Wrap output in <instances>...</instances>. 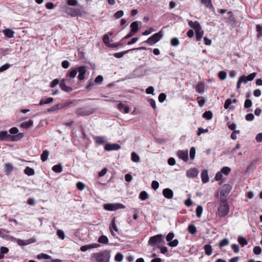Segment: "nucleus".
<instances>
[{
    "label": "nucleus",
    "mask_w": 262,
    "mask_h": 262,
    "mask_svg": "<svg viewBox=\"0 0 262 262\" xmlns=\"http://www.w3.org/2000/svg\"><path fill=\"white\" fill-rule=\"evenodd\" d=\"M24 136L23 133H18L16 135L12 136L8 134L6 130L0 131L1 141H17L22 139Z\"/></svg>",
    "instance_id": "1"
},
{
    "label": "nucleus",
    "mask_w": 262,
    "mask_h": 262,
    "mask_svg": "<svg viewBox=\"0 0 262 262\" xmlns=\"http://www.w3.org/2000/svg\"><path fill=\"white\" fill-rule=\"evenodd\" d=\"M97 262H110L111 254L109 251H103L94 253L92 256Z\"/></svg>",
    "instance_id": "2"
},
{
    "label": "nucleus",
    "mask_w": 262,
    "mask_h": 262,
    "mask_svg": "<svg viewBox=\"0 0 262 262\" xmlns=\"http://www.w3.org/2000/svg\"><path fill=\"white\" fill-rule=\"evenodd\" d=\"M229 205L224 201H222L218 209V213L220 216H225L229 213Z\"/></svg>",
    "instance_id": "3"
},
{
    "label": "nucleus",
    "mask_w": 262,
    "mask_h": 262,
    "mask_svg": "<svg viewBox=\"0 0 262 262\" xmlns=\"http://www.w3.org/2000/svg\"><path fill=\"white\" fill-rule=\"evenodd\" d=\"M163 36V34L162 32H159L154 34L152 36L149 37L146 40L144 41V42L149 44L151 46L154 45L155 43L158 42Z\"/></svg>",
    "instance_id": "4"
},
{
    "label": "nucleus",
    "mask_w": 262,
    "mask_h": 262,
    "mask_svg": "<svg viewBox=\"0 0 262 262\" xmlns=\"http://www.w3.org/2000/svg\"><path fill=\"white\" fill-rule=\"evenodd\" d=\"M163 235L161 234L151 236L148 241V245L154 247L157 244L161 243L162 242H163Z\"/></svg>",
    "instance_id": "5"
},
{
    "label": "nucleus",
    "mask_w": 262,
    "mask_h": 262,
    "mask_svg": "<svg viewBox=\"0 0 262 262\" xmlns=\"http://www.w3.org/2000/svg\"><path fill=\"white\" fill-rule=\"evenodd\" d=\"M104 209L108 211H115L119 209L125 208V206L122 204H105L104 205Z\"/></svg>",
    "instance_id": "6"
},
{
    "label": "nucleus",
    "mask_w": 262,
    "mask_h": 262,
    "mask_svg": "<svg viewBox=\"0 0 262 262\" xmlns=\"http://www.w3.org/2000/svg\"><path fill=\"white\" fill-rule=\"evenodd\" d=\"M110 231L111 234L114 237L116 236L117 233H119V230L116 224V217H114L111 221L110 225Z\"/></svg>",
    "instance_id": "7"
},
{
    "label": "nucleus",
    "mask_w": 262,
    "mask_h": 262,
    "mask_svg": "<svg viewBox=\"0 0 262 262\" xmlns=\"http://www.w3.org/2000/svg\"><path fill=\"white\" fill-rule=\"evenodd\" d=\"M65 12L72 16H77L80 14V10L79 9H74L68 7L65 8Z\"/></svg>",
    "instance_id": "8"
},
{
    "label": "nucleus",
    "mask_w": 262,
    "mask_h": 262,
    "mask_svg": "<svg viewBox=\"0 0 262 262\" xmlns=\"http://www.w3.org/2000/svg\"><path fill=\"white\" fill-rule=\"evenodd\" d=\"M121 148L120 145L118 144H111L107 143L104 146V149L106 151H111V150H118Z\"/></svg>",
    "instance_id": "9"
},
{
    "label": "nucleus",
    "mask_w": 262,
    "mask_h": 262,
    "mask_svg": "<svg viewBox=\"0 0 262 262\" xmlns=\"http://www.w3.org/2000/svg\"><path fill=\"white\" fill-rule=\"evenodd\" d=\"M177 156L185 162L188 160V153L187 150H179L177 153Z\"/></svg>",
    "instance_id": "10"
},
{
    "label": "nucleus",
    "mask_w": 262,
    "mask_h": 262,
    "mask_svg": "<svg viewBox=\"0 0 262 262\" xmlns=\"http://www.w3.org/2000/svg\"><path fill=\"white\" fill-rule=\"evenodd\" d=\"M71 102H67L63 104H58L54 105L48 110V112H54L57 110L62 108L66 106H68Z\"/></svg>",
    "instance_id": "11"
},
{
    "label": "nucleus",
    "mask_w": 262,
    "mask_h": 262,
    "mask_svg": "<svg viewBox=\"0 0 262 262\" xmlns=\"http://www.w3.org/2000/svg\"><path fill=\"white\" fill-rule=\"evenodd\" d=\"M34 242H35V240L32 238L27 240H23L21 239H16L17 244L20 246H26L30 244H32Z\"/></svg>",
    "instance_id": "12"
},
{
    "label": "nucleus",
    "mask_w": 262,
    "mask_h": 262,
    "mask_svg": "<svg viewBox=\"0 0 262 262\" xmlns=\"http://www.w3.org/2000/svg\"><path fill=\"white\" fill-rule=\"evenodd\" d=\"M199 173V170L196 168H191L187 170L186 175L188 178H195Z\"/></svg>",
    "instance_id": "13"
},
{
    "label": "nucleus",
    "mask_w": 262,
    "mask_h": 262,
    "mask_svg": "<svg viewBox=\"0 0 262 262\" xmlns=\"http://www.w3.org/2000/svg\"><path fill=\"white\" fill-rule=\"evenodd\" d=\"M163 194L167 199H172L173 195L172 190L169 188H165L163 190Z\"/></svg>",
    "instance_id": "14"
},
{
    "label": "nucleus",
    "mask_w": 262,
    "mask_h": 262,
    "mask_svg": "<svg viewBox=\"0 0 262 262\" xmlns=\"http://www.w3.org/2000/svg\"><path fill=\"white\" fill-rule=\"evenodd\" d=\"M188 24L191 28L195 30V31L202 28L200 23L198 21H193L189 20Z\"/></svg>",
    "instance_id": "15"
},
{
    "label": "nucleus",
    "mask_w": 262,
    "mask_h": 262,
    "mask_svg": "<svg viewBox=\"0 0 262 262\" xmlns=\"http://www.w3.org/2000/svg\"><path fill=\"white\" fill-rule=\"evenodd\" d=\"M66 79H62L59 84V86L61 89L63 91L70 92L72 90V89L71 87L66 85Z\"/></svg>",
    "instance_id": "16"
},
{
    "label": "nucleus",
    "mask_w": 262,
    "mask_h": 262,
    "mask_svg": "<svg viewBox=\"0 0 262 262\" xmlns=\"http://www.w3.org/2000/svg\"><path fill=\"white\" fill-rule=\"evenodd\" d=\"M117 108L120 112H123L125 114L128 113L130 110L128 106L124 105L122 103H119L118 104Z\"/></svg>",
    "instance_id": "17"
},
{
    "label": "nucleus",
    "mask_w": 262,
    "mask_h": 262,
    "mask_svg": "<svg viewBox=\"0 0 262 262\" xmlns=\"http://www.w3.org/2000/svg\"><path fill=\"white\" fill-rule=\"evenodd\" d=\"M204 88H205V83L203 82L200 81L199 82L195 87L196 91L202 94L204 92Z\"/></svg>",
    "instance_id": "18"
},
{
    "label": "nucleus",
    "mask_w": 262,
    "mask_h": 262,
    "mask_svg": "<svg viewBox=\"0 0 262 262\" xmlns=\"http://www.w3.org/2000/svg\"><path fill=\"white\" fill-rule=\"evenodd\" d=\"M95 142L97 144L102 145L105 143L107 141L105 137L102 136H96L94 138Z\"/></svg>",
    "instance_id": "19"
},
{
    "label": "nucleus",
    "mask_w": 262,
    "mask_h": 262,
    "mask_svg": "<svg viewBox=\"0 0 262 262\" xmlns=\"http://www.w3.org/2000/svg\"><path fill=\"white\" fill-rule=\"evenodd\" d=\"M201 178L203 183H206L209 181V177L208 174V170L206 169L203 170L201 172Z\"/></svg>",
    "instance_id": "20"
},
{
    "label": "nucleus",
    "mask_w": 262,
    "mask_h": 262,
    "mask_svg": "<svg viewBox=\"0 0 262 262\" xmlns=\"http://www.w3.org/2000/svg\"><path fill=\"white\" fill-rule=\"evenodd\" d=\"M94 110L93 107L90 106H85L83 109V116H88L93 113Z\"/></svg>",
    "instance_id": "21"
},
{
    "label": "nucleus",
    "mask_w": 262,
    "mask_h": 262,
    "mask_svg": "<svg viewBox=\"0 0 262 262\" xmlns=\"http://www.w3.org/2000/svg\"><path fill=\"white\" fill-rule=\"evenodd\" d=\"M14 167L12 164L6 163L5 164V172L7 175L9 174L13 170Z\"/></svg>",
    "instance_id": "22"
},
{
    "label": "nucleus",
    "mask_w": 262,
    "mask_h": 262,
    "mask_svg": "<svg viewBox=\"0 0 262 262\" xmlns=\"http://www.w3.org/2000/svg\"><path fill=\"white\" fill-rule=\"evenodd\" d=\"M3 32L6 36L9 38L14 37V32L11 29H6L3 31Z\"/></svg>",
    "instance_id": "23"
},
{
    "label": "nucleus",
    "mask_w": 262,
    "mask_h": 262,
    "mask_svg": "<svg viewBox=\"0 0 262 262\" xmlns=\"http://www.w3.org/2000/svg\"><path fill=\"white\" fill-rule=\"evenodd\" d=\"M54 99L52 97L47 98L46 99L42 98L40 100L39 105H43L46 104H50L53 102Z\"/></svg>",
    "instance_id": "24"
},
{
    "label": "nucleus",
    "mask_w": 262,
    "mask_h": 262,
    "mask_svg": "<svg viewBox=\"0 0 262 262\" xmlns=\"http://www.w3.org/2000/svg\"><path fill=\"white\" fill-rule=\"evenodd\" d=\"M204 249L207 255L210 256L212 254V249L211 245L208 244L205 245L204 247Z\"/></svg>",
    "instance_id": "25"
},
{
    "label": "nucleus",
    "mask_w": 262,
    "mask_h": 262,
    "mask_svg": "<svg viewBox=\"0 0 262 262\" xmlns=\"http://www.w3.org/2000/svg\"><path fill=\"white\" fill-rule=\"evenodd\" d=\"M130 28H131V31H132V32H135L136 33H137L138 31H139V27H138V22L135 21H134L131 24H130Z\"/></svg>",
    "instance_id": "26"
},
{
    "label": "nucleus",
    "mask_w": 262,
    "mask_h": 262,
    "mask_svg": "<svg viewBox=\"0 0 262 262\" xmlns=\"http://www.w3.org/2000/svg\"><path fill=\"white\" fill-rule=\"evenodd\" d=\"M203 34H204V32L202 30V28L195 31L196 39L198 41H199L201 40V39L203 37Z\"/></svg>",
    "instance_id": "27"
},
{
    "label": "nucleus",
    "mask_w": 262,
    "mask_h": 262,
    "mask_svg": "<svg viewBox=\"0 0 262 262\" xmlns=\"http://www.w3.org/2000/svg\"><path fill=\"white\" fill-rule=\"evenodd\" d=\"M33 125V121L32 120H29L28 121L23 122L21 124V127L24 128H28L31 127Z\"/></svg>",
    "instance_id": "28"
},
{
    "label": "nucleus",
    "mask_w": 262,
    "mask_h": 262,
    "mask_svg": "<svg viewBox=\"0 0 262 262\" xmlns=\"http://www.w3.org/2000/svg\"><path fill=\"white\" fill-rule=\"evenodd\" d=\"M24 173L28 176H31L34 174L35 171L33 168L30 167H26L24 170Z\"/></svg>",
    "instance_id": "29"
},
{
    "label": "nucleus",
    "mask_w": 262,
    "mask_h": 262,
    "mask_svg": "<svg viewBox=\"0 0 262 262\" xmlns=\"http://www.w3.org/2000/svg\"><path fill=\"white\" fill-rule=\"evenodd\" d=\"M237 241L242 247H244L248 244L247 240L243 237L239 236L238 237Z\"/></svg>",
    "instance_id": "30"
},
{
    "label": "nucleus",
    "mask_w": 262,
    "mask_h": 262,
    "mask_svg": "<svg viewBox=\"0 0 262 262\" xmlns=\"http://www.w3.org/2000/svg\"><path fill=\"white\" fill-rule=\"evenodd\" d=\"M188 231L191 234H194L197 232L196 227L192 224H190L188 226Z\"/></svg>",
    "instance_id": "31"
},
{
    "label": "nucleus",
    "mask_w": 262,
    "mask_h": 262,
    "mask_svg": "<svg viewBox=\"0 0 262 262\" xmlns=\"http://www.w3.org/2000/svg\"><path fill=\"white\" fill-rule=\"evenodd\" d=\"M49 155V152L48 150H43L42 153L41 155V160L42 162H45L47 160L48 156Z\"/></svg>",
    "instance_id": "32"
},
{
    "label": "nucleus",
    "mask_w": 262,
    "mask_h": 262,
    "mask_svg": "<svg viewBox=\"0 0 262 262\" xmlns=\"http://www.w3.org/2000/svg\"><path fill=\"white\" fill-rule=\"evenodd\" d=\"M98 242L100 243L106 244L108 243V238L105 235L100 236L98 240Z\"/></svg>",
    "instance_id": "33"
},
{
    "label": "nucleus",
    "mask_w": 262,
    "mask_h": 262,
    "mask_svg": "<svg viewBox=\"0 0 262 262\" xmlns=\"http://www.w3.org/2000/svg\"><path fill=\"white\" fill-rule=\"evenodd\" d=\"M212 117H213L212 113L210 111H206L203 114V117L207 120H210V119H212Z\"/></svg>",
    "instance_id": "34"
},
{
    "label": "nucleus",
    "mask_w": 262,
    "mask_h": 262,
    "mask_svg": "<svg viewBox=\"0 0 262 262\" xmlns=\"http://www.w3.org/2000/svg\"><path fill=\"white\" fill-rule=\"evenodd\" d=\"M131 159L134 162H139L140 161L139 156L135 152H133L131 154Z\"/></svg>",
    "instance_id": "35"
},
{
    "label": "nucleus",
    "mask_w": 262,
    "mask_h": 262,
    "mask_svg": "<svg viewBox=\"0 0 262 262\" xmlns=\"http://www.w3.org/2000/svg\"><path fill=\"white\" fill-rule=\"evenodd\" d=\"M99 246L98 244H90L85 246H83V252L85 251L90 249L97 248Z\"/></svg>",
    "instance_id": "36"
},
{
    "label": "nucleus",
    "mask_w": 262,
    "mask_h": 262,
    "mask_svg": "<svg viewBox=\"0 0 262 262\" xmlns=\"http://www.w3.org/2000/svg\"><path fill=\"white\" fill-rule=\"evenodd\" d=\"M229 244V239L227 238H224L220 242L219 246L220 248H222L223 247L228 245Z\"/></svg>",
    "instance_id": "37"
},
{
    "label": "nucleus",
    "mask_w": 262,
    "mask_h": 262,
    "mask_svg": "<svg viewBox=\"0 0 262 262\" xmlns=\"http://www.w3.org/2000/svg\"><path fill=\"white\" fill-rule=\"evenodd\" d=\"M139 198L141 200H145L148 198V194L145 191H142L140 193Z\"/></svg>",
    "instance_id": "38"
},
{
    "label": "nucleus",
    "mask_w": 262,
    "mask_h": 262,
    "mask_svg": "<svg viewBox=\"0 0 262 262\" xmlns=\"http://www.w3.org/2000/svg\"><path fill=\"white\" fill-rule=\"evenodd\" d=\"M52 170L55 172L59 173L62 171V166L60 165H55L53 166Z\"/></svg>",
    "instance_id": "39"
},
{
    "label": "nucleus",
    "mask_w": 262,
    "mask_h": 262,
    "mask_svg": "<svg viewBox=\"0 0 262 262\" xmlns=\"http://www.w3.org/2000/svg\"><path fill=\"white\" fill-rule=\"evenodd\" d=\"M37 258L39 259H50L51 258V256L45 253H41L37 255Z\"/></svg>",
    "instance_id": "40"
},
{
    "label": "nucleus",
    "mask_w": 262,
    "mask_h": 262,
    "mask_svg": "<svg viewBox=\"0 0 262 262\" xmlns=\"http://www.w3.org/2000/svg\"><path fill=\"white\" fill-rule=\"evenodd\" d=\"M203 212V207L202 206H198L196 209V214L198 217L200 218Z\"/></svg>",
    "instance_id": "41"
},
{
    "label": "nucleus",
    "mask_w": 262,
    "mask_h": 262,
    "mask_svg": "<svg viewBox=\"0 0 262 262\" xmlns=\"http://www.w3.org/2000/svg\"><path fill=\"white\" fill-rule=\"evenodd\" d=\"M129 51H131L130 50H128L125 51H123L122 52H119V53H116L114 54V56L116 58H120L123 56L124 55L127 53Z\"/></svg>",
    "instance_id": "42"
},
{
    "label": "nucleus",
    "mask_w": 262,
    "mask_h": 262,
    "mask_svg": "<svg viewBox=\"0 0 262 262\" xmlns=\"http://www.w3.org/2000/svg\"><path fill=\"white\" fill-rule=\"evenodd\" d=\"M180 43L179 39L176 37L172 38L170 40V44L171 46L176 47Z\"/></svg>",
    "instance_id": "43"
},
{
    "label": "nucleus",
    "mask_w": 262,
    "mask_h": 262,
    "mask_svg": "<svg viewBox=\"0 0 262 262\" xmlns=\"http://www.w3.org/2000/svg\"><path fill=\"white\" fill-rule=\"evenodd\" d=\"M123 259V255L121 253H118L116 254L115 257V260L117 262H121Z\"/></svg>",
    "instance_id": "44"
},
{
    "label": "nucleus",
    "mask_w": 262,
    "mask_h": 262,
    "mask_svg": "<svg viewBox=\"0 0 262 262\" xmlns=\"http://www.w3.org/2000/svg\"><path fill=\"white\" fill-rule=\"evenodd\" d=\"M231 171V168L229 167H224L222 168L221 172L225 175H228Z\"/></svg>",
    "instance_id": "45"
},
{
    "label": "nucleus",
    "mask_w": 262,
    "mask_h": 262,
    "mask_svg": "<svg viewBox=\"0 0 262 262\" xmlns=\"http://www.w3.org/2000/svg\"><path fill=\"white\" fill-rule=\"evenodd\" d=\"M124 14V12L123 10H119V11H118L117 12H116L114 15V17L116 18V19H119L120 18H121L122 16H123Z\"/></svg>",
    "instance_id": "46"
},
{
    "label": "nucleus",
    "mask_w": 262,
    "mask_h": 262,
    "mask_svg": "<svg viewBox=\"0 0 262 262\" xmlns=\"http://www.w3.org/2000/svg\"><path fill=\"white\" fill-rule=\"evenodd\" d=\"M218 76L221 80H225L227 77V73L223 71H220L218 74Z\"/></svg>",
    "instance_id": "47"
},
{
    "label": "nucleus",
    "mask_w": 262,
    "mask_h": 262,
    "mask_svg": "<svg viewBox=\"0 0 262 262\" xmlns=\"http://www.w3.org/2000/svg\"><path fill=\"white\" fill-rule=\"evenodd\" d=\"M256 29V31L258 32L257 37H260L262 36V26L257 25Z\"/></svg>",
    "instance_id": "48"
},
{
    "label": "nucleus",
    "mask_w": 262,
    "mask_h": 262,
    "mask_svg": "<svg viewBox=\"0 0 262 262\" xmlns=\"http://www.w3.org/2000/svg\"><path fill=\"white\" fill-rule=\"evenodd\" d=\"M77 74V70L76 69H74L72 70L70 72H69L67 76H69L71 78H74L76 77V75Z\"/></svg>",
    "instance_id": "49"
},
{
    "label": "nucleus",
    "mask_w": 262,
    "mask_h": 262,
    "mask_svg": "<svg viewBox=\"0 0 262 262\" xmlns=\"http://www.w3.org/2000/svg\"><path fill=\"white\" fill-rule=\"evenodd\" d=\"M179 244V241L177 239H175L173 241H171L168 244V245L171 247H175L178 246Z\"/></svg>",
    "instance_id": "50"
},
{
    "label": "nucleus",
    "mask_w": 262,
    "mask_h": 262,
    "mask_svg": "<svg viewBox=\"0 0 262 262\" xmlns=\"http://www.w3.org/2000/svg\"><path fill=\"white\" fill-rule=\"evenodd\" d=\"M252 101L250 99H247L245 101L244 107L246 108H248L252 106Z\"/></svg>",
    "instance_id": "51"
},
{
    "label": "nucleus",
    "mask_w": 262,
    "mask_h": 262,
    "mask_svg": "<svg viewBox=\"0 0 262 262\" xmlns=\"http://www.w3.org/2000/svg\"><path fill=\"white\" fill-rule=\"evenodd\" d=\"M201 2L208 8H210L212 6L211 0H201Z\"/></svg>",
    "instance_id": "52"
},
{
    "label": "nucleus",
    "mask_w": 262,
    "mask_h": 262,
    "mask_svg": "<svg viewBox=\"0 0 262 262\" xmlns=\"http://www.w3.org/2000/svg\"><path fill=\"white\" fill-rule=\"evenodd\" d=\"M57 235L61 239H63L64 238V237H65L64 233L61 230H59V229L57 230Z\"/></svg>",
    "instance_id": "53"
},
{
    "label": "nucleus",
    "mask_w": 262,
    "mask_h": 262,
    "mask_svg": "<svg viewBox=\"0 0 262 262\" xmlns=\"http://www.w3.org/2000/svg\"><path fill=\"white\" fill-rule=\"evenodd\" d=\"M195 148L192 147L190 149V158L191 160H193L195 157Z\"/></svg>",
    "instance_id": "54"
},
{
    "label": "nucleus",
    "mask_w": 262,
    "mask_h": 262,
    "mask_svg": "<svg viewBox=\"0 0 262 262\" xmlns=\"http://www.w3.org/2000/svg\"><path fill=\"white\" fill-rule=\"evenodd\" d=\"M174 234L173 232H169L166 236V239L169 243L170 242L173 238Z\"/></svg>",
    "instance_id": "55"
},
{
    "label": "nucleus",
    "mask_w": 262,
    "mask_h": 262,
    "mask_svg": "<svg viewBox=\"0 0 262 262\" xmlns=\"http://www.w3.org/2000/svg\"><path fill=\"white\" fill-rule=\"evenodd\" d=\"M232 103V102H231V99H227L225 102V104H224V108L225 109H228L230 106V105Z\"/></svg>",
    "instance_id": "56"
},
{
    "label": "nucleus",
    "mask_w": 262,
    "mask_h": 262,
    "mask_svg": "<svg viewBox=\"0 0 262 262\" xmlns=\"http://www.w3.org/2000/svg\"><path fill=\"white\" fill-rule=\"evenodd\" d=\"M110 37L108 34H105L103 37V41L106 45L109 44Z\"/></svg>",
    "instance_id": "57"
},
{
    "label": "nucleus",
    "mask_w": 262,
    "mask_h": 262,
    "mask_svg": "<svg viewBox=\"0 0 262 262\" xmlns=\"http://www.w3.org/2000/svg\"><path fill=\"white\" fill-rule=\"evenodd\" d=\"M166 96L164 93H161L158 97V99L160 102H163L166 99Z\"/></svg>",
    "instance_id": "58"
},
{
    "label": "nucleus",
    "mask_w": 262,
    "mask_h": 262,
    "mask_svg": "<svg viewBox=\"0 0 262 262\" xmlns=\"http://www.w3.org/2000/svg\"><path fill=\"white\" fill-rule=\"evenodd\" d=\"M159 186V184L157 181H153L151 183V187L155 190H157Z\"/></svg>",
    "instance_id": "59"
},
{
    "label": "nucleus",
    "mask_w": 262,
    "mask_h": 262,
    "mask_svg": "<svg viewBox=\"0 0 262 262\" xmlns=\"http://www.w3.org/2000/svg\"><path fill=\"white\" fill-rule=\"evenodd\" d=\"M261 252V249L260 247L256 246V247H255L253 249V252L256 255H258V254H260Z\"/></svg>",
    "instance_id": "60"
},
{
    "label": "nucleus",
    "mask_w": 262,
    "mask_h": 262,
    "mask_svg": "<svg viewBox=\"0 0 262 262\" xmlns=\"http://www.w3.org/2000/svg\"><path fill=\"white\" fill-rule=\"evenodd\" d=\"M103 80V77L101 75H98L96 77L94 80L95 83H100L102 82Z\"/></svg>",
    "instance_id": "61"
},
{
    "label": "nucleus",
    "mask_w": 262,
    "mask_h": 262,
    "mask_svg": "<svg viewBox=\"0 0 262 262\" xmlns=\"http://www.w3.org/2000/svg\"><path fill=\"white\" fill-rule=\"evenodd\" d=\"M254 118V116L253 114H248L246 115L245 119L247 121H252Z\"/></svg>",
    "instance_id": "62"
},
{
    "label": "nucleus",
    "mask_w": 262,
    "mask_h": 262,
    "mask_svg": "<svg viewBox=\"0 0 262 262\" xmlns=\"http://www.w3.org/2000/svg\"><path fill=\"white\" fill-rule=\"evenodd\" d=\"M11 67V65L8 63H6L0 67V72H4V71L7 70Z\"/></svg>",
    "instance_id": "63"
},
{
    "label": "nucleus",
    "mask_w": 262,
    "mask_h": 262,
    "mask_svg": "<svg viewBox=\"0 0 262 262\" xmlns=\"http://www.w3.org/2000/svg\"><path fill=\"white\" fill-rule=\"evenodd\" d=\"M9 252V249L8 248L5 247H1L0 248V252L3 255L5 254H7Z\"/></svg>",
    "instance_id": "64"
}]
</instances>
